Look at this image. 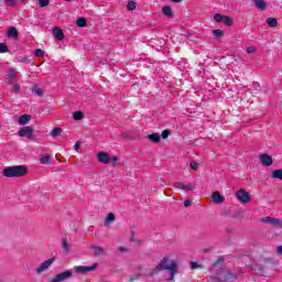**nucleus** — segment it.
I'll list each match as a JSON object with an SVG mask.
<instances>
[{
    "instance_id": "nucleus-1",
    "label": "nucleus",
    "mask_w": 282,
    "mask_h": 282,
    "mask_svg": "<svg viewBox=\"0 0 282 282\" xmlns=\"http://www.w3.org/2000/svg\"><path fill=\"white\" fill-rule=\"evenodd\" d=\"M2 175L4 177H23L28 175V167L25 165L9 166L2 171Z\"/></svg>"
},
{
    "instance_id": "nucleus-2",
    "label": "nucleus",
    "mask_w": 282,
    "mask_h": 282,
    "mask_svg": "<svg viewBox=\"0 0 282 282\" xmlns=\"http://www.w3.org/2000/svg\"><path fill=\"white\" fill-rule=\"evenodd\" d=\"M160 270H169L172 278L177 274V263L173 260L164 258L159 265L154 269V272H160Z\"/></svg>"
},
{
    "instance_id": "nucleus-3",
    "label": "nucleus",
    "mask_w": 282,
    "mask_h": 282,
    "mask_svg": "<svg viewBox=\"0 0 282 282\" xmlns=\"http://www.w3.org/2000/svg\"><path fill=\"white\" fill-rule=\"evenodd\" d=\"M20 138H26V140H34L36 137L34 135V128L30 126H24L18 132Z\"/></svg>"
},
{
    "instance_id": "nucleus-4",
    "label": "nucleus",
    "mask_w": 282,
    "mask_h": 282,
    "mask_svg": "<svg viewBox=\"0 0 282 282\" xmlns=\"http://www.w3.org/2000/svg\"><path fill=\"white\" fill-rule=\"evenodd\" d=\"M262 224H269V226H273V228H282V219L281 218H272V217H262L260 219Z\"/></svg>"
},
{
    "instance_id": "nucleus-5",
    "label": "nucleus",
    "mask_w": 282,
    "mask_h": 282,
    "mask_svg": "<svg viewBox=\"0 0 282 282\" xmlns=\"http://www.w3.org/2000/svg\"><path fill=\"white\" fill-rule=\"evenodd\" d=\"M236 197L241 204H249L250 202V193L246 192L245 189H239L236 193Z\"/></svg>"
},
{
    "instance_id": "nucleus-6",
    "label": "nucleus",
    "mask_w": 282,
    "mask_h": 282,
    "mask_svg": "<svg viewBox=\"0 0 282 282\" xmlns=\"http://www.w3.org/2000/svg\"><path fill=\"white\" fill-rule=\"evenodd\" d=\"M73 272L67 270V271H64L62 273H58L57 275H55L51 282H62V281H67V279H72L73 276Z\"/></svg>"
},
{
    "instance_id": "nucleus-7",
    "label": "nucleus",
    "mask_w": 282,
    "mask_h": 282,
    "mask_svg": "<svg viewBox=\"0 0 282 282\" xmlns=\"http://www.w3.org/2000/svg\"><path fill=\"white\" fill-rule=\"evenodd\" d=\"M214 21H216L217 23H225V25H228L229 28L230 25H232V18L227 15H221L220 13H216L214 15Z\"/></svg>"
},
{
    "instance_id": "nucleus-8",
    "label": "nucleus",
    "mask_w": 282,
    "mask_h": 282,
    "mask_svg": "<svg viewBox=\"0 0 282 282\" xmlns=\"http://www.w3.org/2000/svg\"><path fill=\"white\" fill-rule=\"evenodd\" d=\"M96 268H98V263H94L89 267L78 265L77 268H75V272H77V274H87V272H94Z\"/></svg>"
},
{
    "instance_id": "nucleus-9",
    "label": "nucleus",
    "mask_w": 282,
    "mask_h": 282,
    "mask_svg": "<svg viewBox=\"0 0 282 282\" xmlns=\"http://www.w3.org/2000/svg\"><path fill=\"white\" fill-rule=\"evenodd\" d=\"M260 162L262 166H272V164H274L272 156L268 153H263L260 155Z\"/></svg>"
},
{
    "instance_id": "nucleus-10",
    "label": "nucleus",
    "mask_w": 282,
    "mask_h": 282,
    "mask_svg": "<svg viewBox=\"0 0 282 282\" xmlns=\"http://www.w3.org/2000/svg\"><path fill=\"white\" fill-rule=\"evenodd\" d=\"M52 263H54V258H51V259L44 261L43 263H41L40 267L36 268L37 274L45 272V270H47V268H50V265H52Z\"/></svg>"
},
{
    "instance_id": "nucleus-11",
    "label": "nucleus",
    "mask_w": 282,
    "mask_h": 282,
    "mask_svg": "<svg viewBox=\"0 0 282 282\" xmlns=\"http://www.w3.org/2000/svg\"><path fill=\"white\" fill-rule=\"evenodd\" d=\"M97 160L98 162H100L101 164H109V162H111V155H109L106 152H99L97 154Z\"/></svg>"
},
{
    "instance_id": "nucleus-12",
    "label": "nucleus",
    "mask_w": 282,
    "mask_h": 282,
    "mask_svg": "<svg viewBox=\"0 0 282 282\" xmlns=\"http://www.w3.org/2000/svg\"><path fill=\"white\" fill-rule=\"evenodd\" d=\"M7 36L9 39H14V41H19V31H17V28L11 26L7 32Z\"/></svg>"
},
{
    "instance_id": "nucleus-13",
    "label": "nucleus",
    "mask_w": 282,
    "mask_h": 282,
    "mask_svg": "<svg viewBox=\"0 0 282 282\" xmlns=\"http://www.w3.org/2000/svg\"><path fill=\"white\" fill-rule=\"evenodd\" d=\"M53 35L57 41H63L65 39V33H63V30L58 26L53 28Z\"/></svg>"
},
{
    "instance_id": "nucleus-14",
    "label": "nucleus",
    "mask_w": 282,
    "mask_h": 282,
    "mask_svg": "<svg viewBox=\"0 0 282 282\" xmlns=\"http://www.w3.org/2000/svg\"><path fill=\"white\" fill-rule=\"evenodd\" d=\"M148 140H150V142H154L155 144H159V142L162 141V137L160 135V133H152L148 135Z\"/></svg>"
},
{
    "instance_id": "nucleus-15",
    "label": "nucleus",
    "mask_w": 282,
    "mask_h": 282,
    "mask_svg": "<svg viewBox=\"0 0 282 282\" xmlns=\"http://www.w3.org/2000/svg\"><path fill=\"white\" fill-rule=\"evenodd\" d=\"M214 204H221L224 202V196L219 192H214L212 195Z\"/></svg>"
},
{
    "instance_id": "nucleus-16",
    "label": "nucleus",
    "mask_w": 282,
    "mask_h": 282,
    "mask_svg": "<svg viewBox=\"0 0 282 282\" xmlns=\"http://www.w3.org/2000/svg\"><path fill=\"white\" fill-rule=\"evenodd\" d=\"M95 257H100V254H105V248L100 246H90Z\"/></svg>"
},
{
    "instance_id": "nucleus-17",
    "label": "nucleus",
    "mask_w": 282,
    "mask_h": 282,
    "mask_svg": "<svg viewBox=\"0 0 282 282\" xmlns=\"http://www.w3.org/2000/svg\"><path fill=\"white\" fill-rule=\"evenodd\" d=\"M30 120H32V116L22 115V116L19 117L18 122H19V124L23 126V124H28V122H30Z\"/></svg>"
},
{
    "instance_id": "nucleus-18",
    "label": "nucleus",
    "mask_w": 282,
    "mask_h": 282,
    "mask_svg": "<svg viewBox=\"0 0 282 282\" xmlns=\"http://www.w3.org/2000/svg\"><path fill=\"white\" fill-rule=\"evenodd\" d=\"M253 3L258 10H265L268 8V3L263 0H253Z\"/></svg>"
},
{
    "instance_id": "nucleus-19",
    "label": "nucleus",
    "mask_w": 282,
    "mask_h": 282,
    "mask_svg": "<svg viewBox=\"0 0 282 282\" xmlns=\"http://www.w3.org/2000/svg\"><path fill=\"white\" fill-rule=\"evenodd\" d=\"M267 24L269 28H276V25H279V21H276V18H268Z\"/></svg>"
},
{
    "instance_id": "nucleus-20",
    "label": "nucleus",
    "mask_w": 282,
    "mask_h": 282,
    "mask_svg": "<svg viewBox=\"0 0 282 282\" xmlns=\"http://www.w3.org/2000/svg\"><path fill=\"white\" fill-rule=\"evenodd\" d=\"M273 180H282V170H274L271 174Z\"/></svg>"
},
{
    "instance_id": "nucleus-21",
    "label": "nucleus",
    "mask_w": 282,
    "mask_h": 282,
    "mask_svg": "<svg viewBox=\"0 0 282 282\" xmlns=\"http://www.w3.org/2000/svg\"><path fill=\"white\" fill-rule=\"evenodd\" d=\"M62 248H63L64 252L69 253L70 246H69V242H67L66 238H64L62 241Z\"/></svg>"
},
{
    "instance_id": "nucleus-22",
    "label": "nucleus",
    "mask_w": 282,
    "mask_h": 282,
    "mask_svg": "<svg viewBox=\"0 0 282 282\" xmlns=\"http://www.w3.org/2000/svg\"><path fill=\"white\" fill-rule=\"evenodd\" d=\"M163 14L165 17L172 18L173 17V10L171 7H163Z\"/></svg>"
},
{
    "instance_id": "nucleus-23",
    "label": "nucleus",
    "mask_w": 282,
    "mask_h": 282,
    "mask_svg": "<svg viewBox=\"0 0 282 282\" xmlns=\"http://www.w3.org/2000/svg\"><path fill=\"white\" fill-rule=\"evenodd\" d=\"M61 133H63V129H61V128H54L53 131H52V133H51V135H52L53 138H58V135H61Z\"/></svg>"
},
{
    "instance_id": "nucleus-24",
    "label": "nucleus",
    "mask_w": 282,
    "mask_h": 282,
    "mask_svg": "<svg viewBox=\"0 0 282 282\" xmlns=\"http://www.w3.org/2000/svg\"><path fill=\"white\" fill-rule=\"evenodd\" d=\"M87 25V20L85 18L77 19V26L78 28H85Z\"/></svg>"
},
{
    "instance_id": "nucleus-25",
    "label": "nucleus",
    "mask_w": 282,
    "mask_h": 282,
    "mask_svg": "<svg viewBox=\"0 0 282 282\" xmlns=\"http://www.w3.org/2000/svg\"><path fill=\"white\" fill-rule=\"evenodd\" d=\"M19 74V72H17L14 68H10L8 72H7V75L10 77V78H17V75Z\"/></svg>"
},
{
    "instance_id": "nucleus-26",
    "label": "nucleus",
    "mask_w": 282,
    "mask_h": 282,
    "mask_svg": "<svg viewBox=\"0 0 282 282\" xmlns=\"http://www.w3.org/2000/svg\"><path fill=\"white\" fill-rule=\"evenodd\" d=\"M174 188H178L180 191H185L186 184H184L182 182H176V183H174Z\"/></svg>"
},
{
    "instance_id": "nucleus-27",
    "label": "nucleus",
    "mask_w": 282,
    "mask_h": 282,
    "mask_svg": "<svg viewBox=\"0 0 282 282\" xmlns=\"http://www.w3.org/2000/svg\"><path fill=\"white\" fill-rule=\"evenodd\" d=\"M41 164H50V155L45 154L40 159Z\"/></svg>"
},
{
    "instance_id": "nucleus-28",
    "label": "nucleus",
    "mask_w": 282,
    "mask_h": 282,
    "mask_svg": "<svg viewBox=\"0 0 282 282\" xmlns=\"http://www.w3.org/2000/svg\"><path fill=\"white\" fill-rule=\"evenodd\" d=\"M4 3L9 8H14V6H17V0H4Z\"/></svg>"
},
{
    "instance_id": "nucleus-29",
    "label": "nucleus",
    "mask_w": 282,
    "mask_h": 282,
    "mask_svg": "<svg viewBox=\"0 0 282 282\" xmlns=\"http://www.w3.org/2000/svg\"><path fill=\"white\" fill-rule=\"evenodd\" d=\"M135 6H137L135 1H129L128 6H127V9L129 11H133V10H135Z\"/></svg>"
},
{
    "instance_id": "nucleus-30",
    "label": "nucleus",
    "mask_w": 282,
    "mask_h": 282,
    "mask_svg": "<svg viewBox=\"0 0 282 282\" xmlns=\"http://www.w3.org/2000/svg\"><path fill=\"white\" fill-rule=\"evenodd\" d=\"M74 120H83V112L76 111L73 113Z\"/></svg>"
},
{
    "instance_id": "nucleus-31",
    "label": "nucleus",
    "mask_w": 282,
    "mask_h": 282,
    "mask_svg": "<svg viewBox=\"0 0 282 282\" xmlns=\"http://www.w3.org/2000/svg\"><path fill=\"white\" fill-rule=\"evenodd\" d=\"M107 224H111L112 221H116V216L113 214H108L106 218Z\"/></svg>"
},
{
    "instance_id": "nucleus-32",
    "label": "nucleus",
    "mask_w": 282,
    "mask_h": 282,
    "mask_svg": "<svg viewBox=\"0 0 282 282\" xmlns=\"http://www.w3.org/2000/svg\"><path fill=\"white\" fill-rule=\"evenodd\" d=\"M8 52V45L6 43H0V54H6Z\"/></svg>"
},
{
    "instance_id": "nucleus-33",
    "label": "nucleus",
    "mask_w": 282,
    "mask_h": 282,
    "mask_svg": "<svg viewBox=\"0 0 282 282\" xmlns=\"http://www.w3.org/2000/svg\"><path fill=\"white\" fill-rule=\"evenodd\" d=\"M34 54L37 58H41V56H45V52H43V50L41 48L35 50Z\"/></svg>"
},
{
    "instance_id": "nucleus-34",
    "label": "nucleus",
    "mask_w": 282,
    "mask_h": 282,
    "mask_svg": "<svg viewBox=\"0 0 282 282\" xmlns=\"http://www.w3.org/2000/svg\"><path fill=\"white\" fill-rule=\"evenodd\" d=\"M189 166L192 171H197V169H199V163H197L196 161H193L189 163Z\"/></svg>"
},
{
    "instance_id": "nucleus-35",
    "label": "nucleus",
    "mask_w": 282,
    "mask_h": 282,
    "mask_svg": "<svg viewBox=\"0 0 282 282\" xmlns=\"http://www.w3.org/2000/svg\"><path fill=\"white\" fill-rule=\"evenodd\" d=\"M213 34H214V36H216V39H219V36H224V31L214 30Z\"/></svg>"
},
{
    "instance_id": "nucleus-36",
    "label": "nucleus",
    "mask_w": 282,
    "mask_h": 282,
    "mask_svg": "<svg viewBox=\"0 0 282 282\" xmlns=\"http://www.w3.org/2000/svg\"><path fill=\"white\" fill-rule=\"evenodd\" d=\"M47 6H50V0H40L41 8H47Z\"/></svg>"
},
{
    "instance_id": "nucleus-37",
    "label": "nucleus",
    "mask_w": 282,
    "mask_h": 282,
    "mask_svg": "<svg viewBox=\"0 0 282 282\" xmlns=\"http://www.w3.org/2000/svg\"><path fill=\"white\" fill-rule=\"evenodd\" d=\"M169 135H171V131L170 130H164L161 134V138H163V140H166V138H169Z\"/></svg>"
},
{
    "instance_id": "nucleus-38",
    "label": "nucleus",
    "mask_w": 282,
    "mask_h": 282,
    "mask_svg": "<svg viewBox=\"0 0 282 282\" xmlns=\"http://www.w3.org/2000/svg\"><path fill=\"white\" fill-rule=\"evenodd\" d=\"M12 91H13L14 94H19V91H21V86H20L19 84H15V85L13 86V88H12Z\"/></svg>"
},
{
    "instance_id": "nucleus-39",
    "label": "nucleus",
    "mask_w": 282,
    "mask_h": 282,
    "mask_svg": "<svg viewBox=\"0 0 282 282\" xmlns=\"http://www.w3.org/2000/svg\"><path fill=\"white\" fill-rule=\"evenodd\" d=\"M257 52V48L254 46L247 47V54H254Z\"/></svg>"
},
{
    "instance_id": "nucleus-40",
    "label": "nucleus",
    "mask_w": 282,
    "mask_h": 282,
    "mask_svg": "<svg viewBox=\"0 0 282 282\" xmlns=\"http://www.w3.org/2000/svg\"><path fill=\"white\" fill-rule=\"evenodd\" d=\"M33 94H36V96H43V90H41V88H34Z\"/></svg>"
},
{
    "instance_id": "nucleus-41",
    "label": "nucleus",
    "mask_w": 282,
    "mask_h": 282,
    "mask_svg": "<svg viewBox=\"0 0 282 282\" xmlns=\"http://www.w3.org/2000/svg\"><path fill=\"white\" fill-rule=\"evenodd\" d=\"M192 205H193V200H191V199H186V200L184 202L185 208H188V207L192 206Z\"/></svg>"
},
{
    "instance_id": "nucleus-42",
    "label": "nucleus",
    "mask_w": 282,
    "mask_h": 282,
    "mask_svg": "<svg viewBox=\"0 0 282 282\" xmlns=\"http://www.w3.org/2000/svg\"><path fill=\"white\" fill-rule=\"evenodd\" d=\"M194 186L189 183L187 185H185V191H194Z\"/></svg>"
},
{
    "instance_id": "nucleus-43",
    "label": "nucleus",
    "mask_w": 282,
    "mask_h": 282,
    "mask_svg": "<svg viewBox=\"0 0 282 282\" xmlns=\"http://www.w3.org/2000/svg\"><path fill=\"white\" fill-rule=\"evenodd\" d=\"M199 268V264L197 262H192V270H197Z\"/></svg>"
},
{
    "instance_id": "nucleus-44",
    "label": "nucleus",
    "mask_w": 282,
    "mask_h": 282,
    "mask_svg": "<svg viewBox=\"0 0 282 282\" xmlns=\"http://www.w3.org/2000/svg\"><path fill=\"white\" fill-rule=\"evenodd\" d=\"M74 147H75V151H78V149H80V142H76Z\"/></svg>"
},
{
    "instance_id": "nucleus-45",
    "label": "nucleus",
    "mask_w": 282,
    "mask_h": 282,
    "mask_svg": "<svg viewBox=\"0 0 282 282\" xmlns=\"http://www.w3.org/2000/svg\"><path fill=\"white\" fill-rule=\"evenodd\" d=\"M278 253H279V254H282V246H279V247H278Z\"/></svg>"
},
{
    "instance_id": "nucleus-46",
    "label": "nucleus",
    "mask_w": 282,
    "mask_h": 282,
    "mask_svg": "<svg viewBox=\"0 0 282 282\" xmlns=\"http://www.w3.org/2000/svg\"><path fill=\"white\" fill-rule=\"evenodd\" d=\"M119 251L120 252H127V249H124V247H119Z\"/></svg>"
},
{
    "instance_id": "nucleus-47",
    "label": "nucleus",
    "mask_w": 282,
    "mask_h": 282,
    "mask_svg": "<svg viewBox=\"0 0 282 282\" xmlns=\"http://www.w3.org/2000/svg\"><path fill=\"white\" fill-rule=\"evenodd\" d=\"M174 3H180L182 0H172Z\"/></svg>"
},
{
    "instance_id": "nucleus-48",
    "label": "nucleus",
    "mask_w": 282,
    "mask_h": 282,
    "mask_svg": "<svg viewBox=\"0 0 282 282\" xmlns=\"http://www.w3.org/2000/svg\"><path fill=\"white\" fill-rule=\"evenodd\" d=\"M113 162H118V156H113Z\"/></svg>"
},
{
    "instance_id": "nucleus-49",
    "label": "nucleus",
    "mask_w": 282,
    "mask_h": 282,
    "mask_svg": "<svg viewBox=\"0 0 282 282\" xmlns=\"http://www.w3.org/2000/svg\"><path fill=\"white\" fill-rule=\"evenodd\" d=\"M130 281H134V279H133V278H131V279H130Z\"/></svg>"
},
{
    "instance_id": "nucleus-50",
    "label": "nucleus",
    "mask_w": 282,
    "mask_h": 282,
    "mask_svg": "<svg viewBox=\"0 0 282 282\" xmlns=\"http://www.w3.org/2000/svg\"><path fill=\"white\" fill-rule=\"evenodd\" d=\"M130 241H133V238H130Z\"/></svg>"
},
{
    "instance_id": "nucleus-51",
    "label": "nucleus",
    "mask_w": 282,
    "mask_h": 282,
    "mask_svg": "<svg viewBox=\"0 0 282 282\" xmlns=\"http://www.w3.org/2000/svg\"><path fill=\"white\" fill-rule=\"evenodd\" d=\"M22 2H25V0H22Z\"/></svg>"
},
{
    "instance_id": "nucleus-52",
    "label": "nucleus",
    "mask_w": 282,
    "mask_h": 282,
    "mask_svg": "<svg viewBox=\"0 0 282 282\" xmlns=\"http://www.w3.org/2000/svg\"><path fill=\"white\" fill-rule=\"evenodd\" d=\"M66 1H72V0H66Z\"/></svg>"
}]
</instances>
